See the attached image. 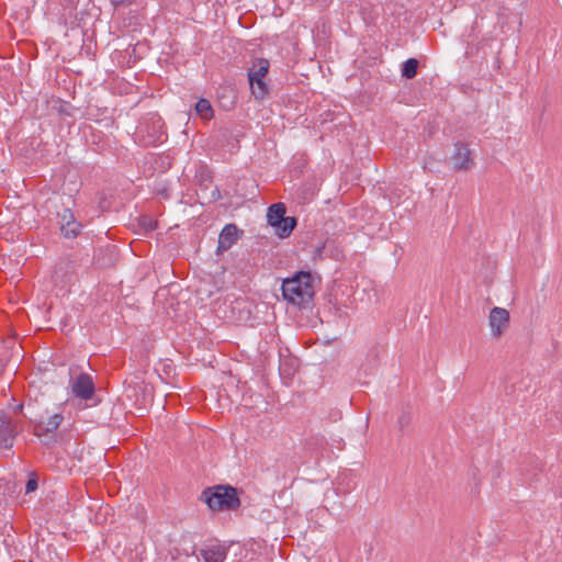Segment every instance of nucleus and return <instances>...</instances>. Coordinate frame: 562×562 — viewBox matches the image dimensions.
Here are the masks:
<instances>
[{
  "label": "nucleus",
  "instance_id": "12",
  "mask_svg": "<svg viewBox=\"0 0 562 562\" xmlns=\"http://www.w3.org/2000/svg\"><path fill=\"white\" fill-rule=\"evenodd\" d=\"M296 226V218L288 216L284 221L280 223V225H273L276 228V233L279 237L284 238L290 236L293 229Z\"/></svg>",
  "mask_w": 562,
  "mask_h": 562
},
{
  "label": "nucleus",
  "instance_id": "20",
  "mask_svg": "<svg viewBox=\"0 0 562 562\" xmlns=\"http://www.w3.org/2000/svg\"><path fill=\"white\" fill-rule=\"evenodd\" d=\"M37 488V481L35 479H30L26 483L25 490L26 493H31Z\"/></svg>",
  "mask_w": 562,
  "mask_h": 562
},
{
  "label": "nucleus",
  "instance_id": "13",
  "mask_svg": "<svg viewBox=\"0 0 562 562\" xmlns=\"http://www.w3.org/2000/svg\"><path fill=\"white\" fill-rule=\"evenodd\" d=\"M195 112L201 119L205 121H210L213 117L214 113L210 101L206 99H200L196 102Z\"/></svg>",
  "mask_w": 562,
  "mask_h": 562
},
{
  "label": "nucleus",
  "instance_id": "5",
  "mask_svg": "<svg viewBox=\"0 0 562 562\" xmlns=\"http://www.w3.org/2000/svg\"><path fill=\"white\" fill-rule=\"evenodd\" d=\"M488 324L494 338H499L509 326V313L503 307H493L490 312Z\"/></svg>",
  "mask_w": 562,
  "mask_h": 562
},
{
  "label": "nucleus",
  "instance_id": "17",
  "mask_svg": "<svg viewBox=\"0 0 562 562\" xmlns=\"http://www.w3.org/2000/svg\"><path fill=\"white\" fill-rule=\"evenodd\" d=\"M139 224L147 232H151V231L156 229V227H157V221H155L153 217L147 216V215H144L140 217Z\"/></svg>",
  "mask_w": 562,
  "mask_h": 562
},
{
  "label": "nucleus",
  "instance_id": "1",
  "mask_svg": "<svg viewBox=\"0 0 562 562\" xmlns=\"http://www.w3.org/2000/svg\"><path fill=\"white\" fill-rule=\"evenodd\" d=\"M313 282L314 277L307 271H299L292 278L285 279L282 283L284 300L297 306L308 304L315 294Z\"/></svg>",
  "mask_w": 562,
  "mask_h": 562
},
{
  "label": "nucleus",
  "instance_id": "19",
  "mask_svg": "<svg viewBox=\"0 0 562 562\" xmlns=\"http://www.w3.org/2000/svg\"><path fill=\"white\" fill-rule=\"evenodd\" d=\"M135 2V0H111V3L117 8V7H127Z\"/></svg>",
  "mask_w": 562,
  "mask_h": 562
},
{
  "label": "nucleus",
  "instance_id": "10",
  "mask_svg": "<svg viewBox=\"0 0 562 562\" xmlns=\"http://www.w3.org/2000/svg\"><path fill=\"white\" fill-rule=\"evenodd\" d=\"M61 220L60 231L63 235L67 238L76 237L80 232L81 225L74 220L72 214L69 211H65Z\"/></svg>",
  "mask_w": 562,
  "mask_h": 562
},
{
  "label": "nucleus",
  "instance_id": "3",
  "mask_svg": "<svg viewBox=\"0 0 562 562\" xmlns=\"http://www.w3.org/2000/svg\"><path fill=\"white\" fill-rule=\"evenodd\" d=\"M268 71L269 61L265 58L255 60L248 71V79L251 91L257 99H262L268 92L267 83L263 81V78L267 76Z\"/></svg>",
  "mask_w": 562,
  "mask_h": 562
},
{
  "label": "nucleus",
  "instance_id": "14",
  "mask_svg": "<svg viewBox=\"0 0 562 562\" xmlns=\"http://www.w3.org/2000/svg\"><path fill=\"white\" fill-rule=\"evenodd\" d=\"M418 60L415 58L407 59L402 67V76L412 79L417 75Z\"/></svg>",
  "mask_w": 562,
  "mask_h": 562
},
{
  "label": "nucleus",
  "instance_id": "7",
  "mask_svg": "<svg viewBox=\"0 0 562 562\" xmlns=\"http://www.w3.org/2000/svg\"><path fill=\"white\" fill-rule=\"evenodd\" d=\"M15 435L16 427L11 417L0 412V448H11Z\"/></svg>",
  "mask_w": 562,
  "mask_h": 562
},
{
  "label": "nucleus",
  "instance_id": "21",
  "mask_svg": "<svg viewBox=\"0 0 562 562\" xmlns=\"http://www.w3.org/2000/svg\"><path fill=\"white\" fill-rule=\"evenodd\" d=\"M409 423V417L408 416H402L400 418V424L402 427H404L405 425H407Z\"/></svg>",
  "mask_w": 562,
  "mask_h": 562
},
{
  "label": "nucleus",
  "instance_id": "15",
  "mask_svg": "<svg viewBox=\"0 0 562 562\" xmlns=\"http://www.w3.org/2000/svg\"><path fill=\"white\" fill-rule=\"evenodd\" d=\"M155 125H157V131H155L154 134H149L147 133V139H146V144L147 145H155L157 143H162L166 138V134L161 131V122H160V119H157L155 121Z\"/></svg>",
  "mask_w": 562,
  "mask_h": 562
},
{
  "label": "nucleus",
  "instance_id": "4",
  "mask_svg": "<svg viewBox=\"0 0 562 562\" xmlns=\"http://www.w3.org/2000/svg\"><path fill=\"white\" fill-rule=\"evenodd\" d=\"M453 168L458 171H468L474 166L473 153L465 142L454 144V153L451 156Z\"/></svg>",
  "mask_w": 562,
  "mask_h": 562
},
{
  "label": "nucleus",
  "instance_id": "8",
  "mask_svg": "<svg viewBox=\"0 0 562 562\" xmlns=\"http://www.w3.org/2000/svg\"><path fill=\"white\" fill-rule=\"evenodd\" d=\"M238 240V228L234 224H227L221 232L216 252L227 251Z\"/></svg>",
  "mask_w": 562,
  "mask_h": 562
},
{
  "label": "nucleus",
  "instance_id": "6",
  "mask_svg": "<svg viewBox=\"0 0 562 562\" xmlns=\"http://www.w3.org/2000/svg\"><path fill=\"white\" fill-rule=\"evenodd\" d=\"M75 396L81 400H90L94 395V382L88 373H80L71 385Z\"/></svg>",
  "mask_w": 562,
  "mask_h": 562
},
{
  "label": "nucleus",
  "instance_id": "2",
  "mask_svg": "<svg viewBox=\"0 0 562 562\" xmlns=\"http://www.w3.org/2000/svg\"><path fill=\"white\" fill-rule=\"evenodd\" d=\"M202 499L214 512L235 510L240 506L237 490L229 485H216L202 492Z\"/></svg>",
  "mask_w": 562,
  "mask_h": 562
},
{
  "label": "nucleus",
  "instance_id": "11",
  "mask_svg": "<svg viewBox=\"0 0 562 562\" xmlns=\"http://www.w3.org/2000/svg\"><path fill=\"white\" fill-rule=\"evenodd\" d=\"M285 211V205L281 202L274 203L271 206H269L267 214L268 223L271 226L280 225V223L286 218V216H284Z\"/></svg>",
  "mask_w": 562,
  "mask_h": 562
},
{
  "label": "nucleus",
  "instance_id": "18",
  "mask_svg": "<svg viewBox=\"0 0 562 562\" xmlns=\"http://www.w3.org/2000/svg\"><path fill=\"white\" fill-rule=\"evenodd\" d=\"M47 434H50L48 430H46V424L45 422H38L34 425V435L37 437L45 436Z\"/></svg>",
  "mask_w": 562,
  "mask_h": 562
},
{
  "label": "nucleus",
  "instance_id": "22",
  "mask_svg": "<svg viewBox=\"0 0 562 562\" xmlns=\"http://www.w3.org/2000/svg\"><path fill=\"white\" fill-rule=\"evenodd\" d=\"M22 408H23V405H22V404H20V405H18V406H16V409H18V411H22Z\"/></svg>",
  "mask_w": 562,
  "mask_h": 562
},
{
  "label": "nucleus",
  "instance_id": "16",
  "mask_svg": "<svg viewBox=\"0 0 562 562\" xmlns=\"http://www.w3.org/2000/svg\"><path fill=\"white\" fill-rule=\"evenodd\" d=\"M63 420H64V416L61 414L53 415L52 417L48 418L47 422H45L46 430H48L49 432H54L55 430L58 429V427L60 426Z\"/></svg>",
  "mask_w": 562,
  "mask_h": 562
},
{
  "label": "nucleus",
  "instance_id": "9",
  "mask_svg": "<svg viewBox=\"0 0 562 562\" xmlns=\"http://www.w3.org/2000/svg\"><path fill=\"white\" fill-rule=\"evenodd\" d=\"M200 555L204 562H224L227 557V549L221 544L210 546L201 549Z\"/></svg>",
  "mask_w": 562,
  "mask_h": 562
}]
</instances>
